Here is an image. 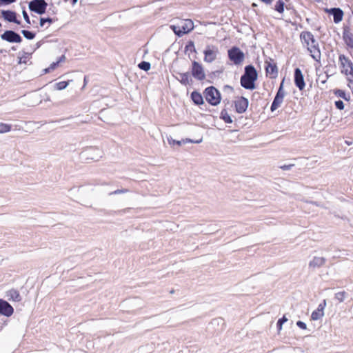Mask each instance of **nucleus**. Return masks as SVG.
<instances>
[{
	"mask_svg": "<svg viewBox=\"0 0 353 353\" xmlns=\"http://www.w3.org/2000/svg\"><path fill=\"white\" fill-rule=\"evenodd\" d=\"M300 39L302 44L306 47L310 52L312 59L319 63L321 58V53L319 43L315 40L312 33L309 31H303L300 34Z\"/></svg>",
	"mask_w": 353,
	"mask_h": 353,
	"instance_id": "obj_1",
	"label": "nucleus"
},
{
	"mask_svg": "<svg viewBox=\"0 0 353 353\" xmlns=\"http://www.w3.org/2000/svg\"><path fill=\"white\" fill-rule=\"evenodd\" d=\"M258 78V74L255 68L252 65L245 67L244 74L241 77V85L247 90H254L256 88L255 82Z\"/></svg>",
	"mask_w": 353,
	"mask_h": 353,
	"instance_id": "obj_2",
	"label": "nucleus"
},
{
	"mask_svg": "<svg viewBox=\"0 0 353 353\" xmlns=\"http://www.w3.org/2000/svg\"><path fill=\"white\" fill-rule=\"evenodd\" d=\"M339 63L341 72L343 74L350 83H353V63L345 54H341L339 56Z\"/></svg>",
	"mask_w": 353,
	"mask_h": 353,
	"instance_id": "obj_3",
	"label": "nucleus"
},
{
	"mask_svg": "<svg viewBox=\"0 0 353 353\" xmlns=\"http://www.w3.org/2000/svg\"><path fill=\"white\" fill-rule=\"evenodd\" d=\"M103 155L101 150L95 146H90L84 148L80 153L81 159L99 161Z\"/></svg>",
	"mask_w": 353,
	"mask_h": 353,
	"instance_id": "obj_4",
	"label": "nucleus"
},
{
	"mask_svg": "<svg viewBox=\"0 0 353 353\" xmlns=\"http://www.w3.org/2000/svg\"><path fill=\"white\" fill-rule=\"evenodd\" d=\"M203 95L205 100L212 105H216L221 101V94L214 86L207 88L203 92Z\"/></svg>",
	"mask_w": 353,
	"mask_h": 353,
	"instance_id": "obj_5",
	"label": "nucleus"
},
{
	"mask_svg": "<svg viewBox=\"0 0 353 353\" xmlns=\"http://www.w3.org/2000/svg\"><path fill=\"white\" fill-rule=\"evenodd\" d=\"M228 54L229 59L235 65H241L245 59L243 52L236 46L229 49Z\"/></svg>",
	"mask_w": 353,
	"mask_h": 353,
	"instance_id": "obj_6",
	"label": "nucleus"
},
{
	"mask_svg": "<svg viewBox=\"0 0 353 353\" xmlns=\"http://www.w3.org/2000/svg\"><path fill=\"white\" fill-rule=\"evenodd\" d=\"M47 7L48 3L45 0H31L28 3L29 10L39 15L46 13Z\"/></svg>",
	"mask_w": 353,
	"mask_h": 353,
	"instance_id": "obj_7",
	"label": "nucleus"
},
{
	"mask_svg": "<svg viewBox=\"0 0 353 353\" xmlns=\"http://www.w3.org/2000/svg\"><path fill=\"white\" fill-rule=\"evenodd\" d=\"M265 70L266 77L270 79H276L278 76V67L275 61L269 57L265 61Z\"/></svg>",
	"mask_w": 353,
	"mask_h": 353,
	"instance_id": "obj_8",
	"label": "nucleus"
},
{
	"mask_svg": "<svg viewBox=\"0 0 353 353\" xmlns=\"http://www.w3.org/2000/svg\"><path fill=\"white\" fill-rule=\"evenodd\" d=\"M0 38L5 41L12 43H21L23 41L22 37L12 30H6L0 35Z\"/></svg>",
	"mask_w": 353,
	"mask_h": 353,
	"instance_id": "obj_9",
	"label": "nucleus"
},
{
	"mask_svg": "<svg viewBox=\"0 0 353 353\" xmlns=\"http://www.w3.org/2000/svg\"><path fill=\"white\" fill-rule=\"evenodd\" d=\"M1 17L9 23H14L17 25H21V21L17 19V13L11 10H1Z\"/></svg>",
	"mask_w": 353,
	"mask_h": 353,
	"instance_id": "obj_10",
	"label": "nucleus"
},
{
	"mask_svg": "<svg viewBox=\"0 0 353 353\" xmlns=\"http://www.w3.org/2000/svg\"><path fill=\"white\" fill-rule=\"evenodd\" d=\"M190 72L191 75L190 76L188 79V84L185 85L187 87L188 92L193 88L194 81L192 80V77L194 78L196 80H199V61L194 59L192 61V68L190 70Z\"/></svg>",
	"mask_w": 353,
	"mask_h": 353,
	"instance_id": "obj_11",
	"label": "nucleus"
},
{
	"mask_svg": "<svg viewBox=\"0 0 353 353\" xmlns=\"http://www.w3.org/2000/svg\"><path fill=\"white\" fill-rule=\"evenodd\" d=\"M219 49L215 46H208L204 50V61L208 63L214 61L216 59Z\"/></svg>",
	"mask_w": 353,
	"mask_h": 353,
	"instance_id": "obj_12",
	"label": "nucleus"
},
{
	"mask_svg": "<svg viewBox=\"0 0 353 353\" xmlns=\"http://www.w3.org/2000/svg\"><path fill=\"white\" fill-rule=\"evenodd\" d=\"M285 96V92L283 89V82L281 83L279 90L274 99V101L271 105L270 110L272 112H274L276 109H278L281 103H283V98Z\"/></svg>",
	"mask_w": 353,
	"mask_h": 353,
	"instance_id": "obj_13",
	"label": "nucleus"
},
{
	"mask_svg": "<svg viewBox=\"0 0 353 353\" xmlns=\"http://www.w3.org/2000/svg\"><path fill=\"white\" fill-rule=\"evenodd\" d=\"M190 26H176L174 25L171 26L172 30L174 34L178 37H182L183 35L189 33L194 28V23L192 20H189Z\"/></svg>",
	"mask_w": 353,
	"mask_h": 353,
	"instance_id": "obj_14",
	"label": "nucleus"
},
{
	"mask_svg": "<svg viewBox=\"0 0 353 353\" xmlns=\"http://www.w3.org/2000/svg\"><path fill=\"white\" fill-rule=\"evenodd\" d=\"M235 110L238 113H243L248 107V100L243 97H236L234 101Z\"/></svg>",
	"mask_w": 353,
	"mask_h": 353,
	"instance_id": "obj_15",
	"label": "nucleus"
},
{
	"mask_svg": "<svg viewBox=\"0 0 353 353\" xmlns=\"http://www.w3.org/2000/svg\"><path fill=\"white\" fill-rule=\"evenodd\" d=\"M13 307L7 301L0 299V314L6 317H10L13 314Z\"/></svg>",
	"mask_w": 353,
	"mask_h": 353,
	"instance_id": "obj_16",
	"label": "nucleus"
},
{
	"mask_svg": "<svg viewBox=\"0 0 353 353\" xmlns=\"http://www.w3.org/2000/svg\"><path fill=\"white\" fill-rule=\"evenodd\" d=\"M294 83L296 86L300 90H303L305 88V83L304 81L303 75L299 68H296L294 70Z\"/></svg>",
	"mask_w": 353,
	"mask_h": 353,
	"instance_id": "obj_17",
	"label": "nucleus"
},
{
	"mask_svg": "<svg viewBox=\"0 0 353 353\" xmlns=\"http://www.w3.org/2000/svg\"><path fill=\"white\" fill-rule=\"evenodd\" d=\"M184 52L187 54L190 60H192L191 54H194L193 58H196L197 54L196 49L195 48L194 42L192 40H188L185 46Z\"/></svg>",
	"mask_w": 353,
	"mask_h": 353,
	"instance_id": "obj_18",
	"label": "nucleus"
},
{
	"mask_svg": "<svg viewBox=\"0 0 353 353\" xmlns=\"http://www.w3.org/2000/svg\"><path fill=\"white\" fill-rule=\"evenodd\" d=\"M168 142L171 145H177L178 147L181 146L182 144H185L187 143H199V140H192L190 139H181V140H175L172 139V137H168Z\"/></svg>",
	"mask_w": 353,
	"mask_h": 353,
	"instance_id": "obj_19",
	"label": "nucleus"
},
{
	"mask_svg": "<svg viewBox=\"0 0 353 353\" xmlns=\"http://www.w3.org/2000/svg\"><path fill=\"white\" fill-rule=\"evenodd\" d=\"M343 39L347 48L353 49V34L350 30H345L343 31Z\"/></svg>",
	"mask_w": 353,
	"mask_h": 353,
	"instance_id": "obj_20",
	"label": "nucleus"
},
{
	"mask_svg": "<svg viewBox=\"0 0 353 353\" xmlns=\"http://www.w3.org/2000/svg\"><path fill=\"white\" fill-rule=\"evenodd\" d=\"M6 297L9 301L19 302L21 301V296L19 292L16 289H11L6 292Z\"/></svg>",
	"mask_w": 353,
	"mask_h": 353,
	"instance_id": "obj_21",
	"label": "nucleus"
},
{
	"mask_svg": "<svg viewBox=\"0 0 353 353\" xmlns=\"http://www.w3.org/2000/svg\"><path fill=\"white\" fill-rule=\"evenodd\" d=\"M178 76H176L175 78L183 85H187L188 84V79L190 76L191 75L190 72H176Z\"/></svg>",
	"mask_w": 353,
	"mask_h": 353,
	"instance_id": "obj_22",
	"label": "nucleus"
},
{
	"mask_svg": "<svg viewBox=\"0 0 353 353\" xmlns=\"http://www.w3.org/2000/svg\"><path fill=\"white\" fill-rule=\"evenodd\" d=\"M330 12L333 14L334 21L336 23L342 21L343 17V12L340 8H332Z\"/></svg>",
	"mask_w": 353,
	"mask_h": 353,
	"instance_id": "obj_23",
	"label": "nucleus"
},
{
	"mask_svg": "<svg viewBox=\"0 0 353 353\" xmlns=\"http://www.w3.org/2000/svg\"><path fill=\"white\" fill-rule=\"evenodd\" d=\"M325 259L323 257H314V259L310 262V267L319 268L324 265Z\"/></svg>",
	"mask_w": 353,
	"mask_h": 353,
	"instance_id": "obj_24",
	"label": "nucleus"
},
{
	"mask_svg": "<svg viewBox=\"0 0 353 353\" xmlns=\"http://www.w3.org/2000/svg\"><path fill=\"white\" fill-rule=\"evenodd\" d=\"M70 81H72V80L63 81H59L58 83H56L54 85V90H63L68 86Z\"/></svg>",
	"mask_w": 353,
	"mask_h": 353,
	"instance_id": "obj_25",
	"label": "nucleus"
},
{
	"mask_svg": "<svg viewBox=\"0 0 353 353\" xmlns=\"http://www.w3.org/2000/svg\"><path fill=\"white\" fill-rule=\"evenodd\" d=\"M285 8V2L283 0H278L274 5V10L279 14H283Z\"/></svg>",
	"mask_w": 353,
	"mask_h": 353,
	"instance_id": "obj_26",
	"label": "nucleus"
},
{
	"mask_svg": "<svg viewBox=\"0 0 353 353\" xmlns=\"http://www.w3.org/2000/svg\"><path fill=\"white\" fill-rule=\"evenodd\" d=\"M57 19L52 18L50 17H40L39 19V26L40 27H43L46 23H48L49 24L53 23Z\"/></svg>",
	"mask_w": 353,
	"mask_h": 353,
	"instance_id": "obj_27",
	"label": "nucleus"
},
{
	"mask_svg": "<svg viewBox=\"0 0 353 353\" xmlns=\"http://www.w3.org/2000/svg\"><path fill=\"white\" fill-rule=\"evenodd\" d=\"M21 32L23 36L28 40H32L36 37V32L28 30H22Z\"/></svg>",
	"mask_w": 353,
	"mask_h": 353,
	"instance_id": "obj_28",
	"label": "nucleus"
},
{
	"mask_svg": "<svg viewBox=\"0 0 353 353\" xmlns=\"http://www.w3.org/2000/svg\"><path fill=\"white\" fill-rule=\"evenodd\" d=\"M221 119H222L226 123H231L232 120L230 115L228 114L226 110H223L221 112Z\"/></svg>",
	"mask_w": 353,
	"mask_h": 353,
	"instance_id": "obj_29",
	"label": "nucleus"
},
{
	"mask_svg": "<svg viewBox=\"0 0 353 353\" xmlns=\"http://www.w3.org/2000/svg\"><path fill=\"white\" fill-rule=\"evenodd\" d=\"M138 68L143 71L148 72L151 68V64L148 61H141L138 64Z\"/></svg>",
	"mask_w": 353,
	"mask_h": 353,
	"instance_id": "obj_30",
	"label": "nucleus"
},
{
	"mask_svg": "<svg viewBox=\"0 0 353 353\" xmlns=\"http://www.w3.org/2000/svg\"><path fill=\"white\" fill-rule=\"evenodd\" d=\"M31 53L26 52L25 51H23V55L20 57H19V64L25 63H27V59L31 57Z\"/></svg>",
	"mask_w": 353,
	"mask_h": 353,
	"instance_id": "obj_31",
	"label": "nucleus"
},
{
	"mask_svg": "<svg viewBox=\"0 0 353 353\" xmlns=\"http://www.w3.org/2000/svg\"><path fill=\"white\" fill-rule=\"evenodd\" d=\"M11 129L12 125L10 124L0 123V134L8 132Z\"/></svg>",
	"mask_w": 353,
	"mask_h": 353,
	"instance_id": "obj_32",
	"label": "nucleus"
},
{
	"mask_svg": "<svg viewBox=\"0 0 353 353\" xmlns=\"http://www.w3.org/2000/svg\"><path fill=\"white\" fill-rule=\"evenodd\" d=\"M190 98L195 105H199V90H194L191 93Z\"/></svg>",
	"mask_w": 353,
	"mask_h": 353,
	"instance_id": "obj_33",
	"label": "nucleus"
},
{
	"mask_svg": "<svg viewBox=\"0 0 353 353\" xmlns=\"http://www.w3.org/2000/svg\"><path fill=\"white\" fill-rule=\"evenodd\" d=\"M333 92L336 96L343 98L345 100H347V99L346 97V94H345V91H343V90L335 89L333 90Z\"/></svg>",
	"mask_w": 353,
	"mask_h": 353,
	"instance_id": "obj_34",
	"label": "nucleus"
},
{
	"mask_svg": "<svg viewBox=\"0 0 353 353\" xmlns=\"http://www.w3.org/2000/svg\"><path fill=\"white\" fill-rule=\"evenodd\" d=\"M323 316V312L316 310L312 312L311 318L312 320H318Z\"/></svg>",
	"mask_w": 353,
	"mask_h": 353,
	"instance_id": "obj_35",
	"label": "nucleus"
},
{
	"mask_svg": "<svg viewBox=\"0 0 353 353\" xmlns=\"http://www.w3.org/2000/svg\"><path fill=\"white\" fill-rule=\"evenodd\" d=\"M130 192V190L127 189V188L117 189V190H116L114 191L110 192L109 193V195L111 196V195H113V194H123V193H127V192Z\"/></svg>",
	"mask_w": 353,
	"mask_h": 353,
	"instance_id": "obj_36",
	"label": "nucleus"
},
{
	"mask_svg": "<svg viewBox=\"0 0 353 353\" xmlns=\"http://www.w3.org/2000/svg\"><path fill=\"white\" fill-rule=\"evenodd\" d=\"M288 321V319L285 316H283L281 319L277 321V328L280 331L282 329L283 324Z\"/></svg>",
	"mask_w": 353,
	"mask_h": 353,
	"instance_id": "obj_37",
	"label": "nucleus"
},
{
	"mask_svg": "<svg viewBox=\"0 0 353 353\" xmlns=\"http://www.w3.org/2000/svg\"><path fill=\"white\" fill-rule=\"evenodd\" d=\"M346 293L344 291L337 292L335 294V297L337 300H339L340 302L343 301L345 297Z\"/></svg>",
	"mask_w": 353,
	"mask_h": 353,
	"instance_id": "obj_38",
	"label": "nucleus"
},
{
	"mask_svg": "<svg viewBox=\"0 0 353 353\" xmlns=\"http://www.w3.org/2000/svg\"><path fill=\"white\" fill-rule=\"evenodd\" d=\"M22 14H23V17L25 20V21L28 23V24H32V22L30 19V17H29V15L28 14V12H26L25 8H23V10H22Z\"/></svg>",
	"mask_w": 353,
	"mask_h": 353,
	"instance_id": "obj_39",
	"label": "nucleus"
},
{
	"mask_svg": "<svg viewBox=\"0 0 353 353\" xmlns=\"http://www.w3.org/2000/svg\"><path fill=\"white\" fill-rule=\"evenodd\" d=\"M17 0H0V6H7L15 2Z\"/></svg>",
	"mask_w": 353,
	"mask_h": 353,
	"instance_id": "obj_40",
	"label": "nucleus"
},
{
	"mask_svg": "<svg viewBox=\"0 0 353 353\" xmlns=\"http://www.w3.org/2000/svg\"><path fill=\"white\" fill-rule=\"evenodd\" d=\"M335 106L339 110H343L344 108V103L342 101H335Z\"/></svg>",
	"mask_w": 353,
	"mask_h": 353,
	"instance_id": "obj_41",
	"label": "nucleus"
},
{
	"mask_svg": "<svg viewBox=\"0 0 353 353\" xmlns=\"http://www.w3.org/2000/svg\"><path fill=\"white\" fill-rule=\"evenodd\" d=\"M296 325L301 329L305 330L307 328L306 324L301 321H297Z\"/></svg>",
	"mask_w": 353,
	"mask_h": 353,
	"instance_id": "obj_42",
	"label": "nucleus"
},
{
	"mask_svg": "<svg viewBox=\"0 0 353 353\" xmlns=\"http://www.w3.org/2000/svg\"><path fill=\"white\" fill-rule=\"evenodd\" d=\"M59 65V63L57 61H54V62H52L50 66H49V68L50 69L51 71H53L54 70H55Z\"/></svg>",
	"mask_w": 353,
	"mask_h": 353,
	"instance_id": "obj_43",
	"label": "nucleus"
},
{
	"mask_svg": "<svg viewBox=\"0 0 353 353\" xmlns=\"http://www.w3.org/2000/svg\"><path fill=\"white\" fill-rule=\"evenodd\" d=\"M326 305L325 300L323 301L322 303H320L317 307L316 310H319L320 312H323L324 307Z\"/></svg>",
	"mask_w": 353,
	"mask_h": 353,
	"instance_id": "obj_44",
	"label": "nucleus"
},
{
	"mask_svg": "<svg viewBox=\"0 0 353 353\" xmlns=\"http://www.w3.org/2000/svg\"><path fill=\"white\" fill-rule=\"evenodd\" d=\"M294 166V164H289V165H283L280 166V168L283 170H288L291 169L292 167Z\"/></svg>",
	"mask_w": 353,
	"mask_h": 353,
	"instance_id": "obj_45",
	"label": "nucleus"
},
{
	"mask_svg": "<svg viewBox=\"0 0 353 353\" xmlns=\"http://www.w3.org/2000/svg\"><path fill=\"white\" fill-rule=\"evenodd\" d=\"M45 40L44 39H42L39 41H38L37 43H36V46H35V48H34V50L39 48L44 43H45Z\"/></svg>",
	"mask_w": 353,
	"mask_h": 353,
	"instance_id": "obj_46",
	"label": "nucleus"
},
{
	"mask_svg": "<svg viewBox=\"0 0 353 353\" xmlns=\"http://www.w3.org/2000/svg\"><path fill=\"white\" fill-rule=\"evenodd\" d=\"M65 56L64 54H63L58 58V59L57 60V62H58V63L59 64L60 63L65 61Z\"/></svg>",
	"mask_w": 353,
	"mask_h": 353,
	"instance_id": "obj_47",
	"label": "nucleus"
},
{
	"mask_svg": "<svg viewBox=\"0 0 353 353\" xmlns=\"http://www.w3.org/2000/svg\"><path fill=\"white\" fill-rule=\"evenodd\" d=\"M50 72H52V71L50 70L49 67L43 70V74H48V73H50Z\"/></svg>",
	"mask_w": 353,
	"mask_h": 353,
	"instance_id": "obj_48",
	"label": "nucleus"
},
{
	"mask_svg": "<svg viewBox=\"0 0 353 353\" xmlns=\"http://www.w3.org/2000/svg\"><path fill=\"white\" fill-rule=\"evenodd\" d=\"M189 20H190V19L186 20V21H185L184 24H183V25H182V26H190V24L189 23Z\"/></svg>",
	"mask_w": 353,
	"mask_h": 353,
	"instance_id": "obj_49",
	"label": "nucleus"
},
{
	"mask_svg": "<svg viewBox=\"0 0 353 353\" xmlns=\"http://www.w3.org/2000/svg\"><path fill=\"white\" fill-rule=\"evenodd\" d=\"M199 99H200V105L203 104V98L201 94H200Z\"/></svg>",
	"mask_w": 353,
	"mask_h": 353,
	"instance_id": "obj_50",
	"label": "nucleus"
},
{
	"mask_svg": "<svg viewBox=\"0 0 353 353\" xmlns=\"http://www.w3.org/2000/svg\"><path fill=\"white\" fill-rule=\"evenodd\" d=\"M83 81H84V85H83V88H84L85 86L86 83H87V78H86V77H84Z\"/></svg>",
	"mask_w": 353,
	"mask_h": 353,
	"instance_id": "obj_51",
	"label": "nucleus"
},
{
	"mask_svg": "<svg viewBox=\"0 0 353 353\" xmlns=\"http://www.w3.org/2000/svg\"><path fill=\"white\" fill-rule=\"evenodd\" d=\"M77 1H78V0H72L71 3H72V5H74V4H76V3H77Z\"/></svg>",
	"mask_w": 353,
	"mask_h": 353,
	"instance_id": "obj_52",
	"label": "nucleus"
},
{
	"mask_svg": "<svg viewBox=\"0 0 353 353\" xmlns=\"http://www.w3.org/2000/svg\"><path fill=\"white\" fill-rule=\"evenodd\" d=\"M201 73H202V72H201V71L200 70V72H199V74H200V79H201L202 77H205L204 74H202V76H201Z\"/></svg>",
	"mask_w": 353,
	"mask_h": 353,
	"instance_id": "obj_53",
	"label": "nucleus"
},
{
	"mask_svg": "<svg viewBox=\"0 0 353 353\" xmlns=\"http://www.w3.org/2000/svg\"><path fill=\"white\" fill-rule=\"evenodd\" d=\"M11 50L14 51L17 50V48L15 46H12Z\"/></svg>",
	"mask_w": 353,
	"mask_h": 353,
	"instance_id": "obj_54",
	"label": "nucleus"
},
{
	"mask_svg": "<svg viewBox=\"0 0 353 353\" xmlns=\"http://www.w3.org/2000/svg\"><path fill=\"white\" fill-rule=\"evenodd\" d=\"M4 52H6L5 50H0V53H3Z\"/></svg>",
	"mask_w": 353,
	"mask_h": 353,
	"instance_id": "obj_55",
	"label": "nucleus"
},
{
	"mask_svg": "<svg viewBox=\"0 0 353 353\" xmlns=\"http://www.w3.org/2000/svg\"><path fill=\"white\" fill-rule=\"evenodd\" d=\"M252 6L256 7V4L254 3H252Z\"/></svg>",
	"mask_w": 353,
	"mask_h": 353,
	"instance_id": "obj_56",
	"label": "nucleus"
}]
</instances>
